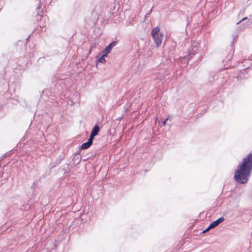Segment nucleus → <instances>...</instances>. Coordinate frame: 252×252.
I'll return each mask as SVG.
<instances>
[{"label": "nucleus", "instance_id": "423d86ee", "mask_svg": "<svg viewBox=\"0 0 252 252\" xmlns=\"http://www.w3.org/2000/svg\"><path fill=\"white\" fill-rule=\"evenodd\" d=\"M224 220V218L221 217L219 219H218L217 220H215L213 221L210 224V228H214L217 225H218L220 223L222 222Z\"/></svg>", "mask_w": 252, "mask_h": 252}, {"label": "nucleus", "instance_id": "39448f33", "mask_svg": "<svg viewBox=\"0 0 252 252\" xmlns=\"http://www.w3.org/2000/svg\"><path fill=\"white\" fill-rule=\"evenodd\" d=\"M99 131V127L97 125H95L91 132L90 138L93 139L94 137L96 136Z\"/></svg>", "mask_w": 252, "mask_h": 252}, {"label": "nucleus", "instance_id": "f257e3e1", "mask_svg": "<svg viewBox=\"0 0 252 252\" xmlns=\"http://www.w3.org/2000/svg\"><path fill=\"white\" fill-rule=\"evenodd\" d=\"M252 170V154H249L243 158V162L238 166L235 172L234 179L238 183L245 184Z\"/></svg>", "mask_w": 252, "mask_h": 252}, {"label": "nucleus", "instance_id": "4468645a", "mask_svg": "<svg viewBox=\"0 0 252 252\" xmlns=\"http://www.w3.org/2000/svg\"><path fill=\"white\" fill-rule=\"evenodd\" d=\"M39 7H40V5L38 6V7L37 8V9H38Z\"/></svg>", "mask_w": 252, "mask_h": 252}, {"label": "nucleus", "instance_id": "f8f14e48", "mask_svg": "<svg viewBox=\"0 0 252 252\" xmlns=\"http://www.w3.org/2000/svg\"><path fill=\"white\" fill-rule=\"evenodd\" d=\"M247 19V17L244 18H243V19L241 20V21H240V22H238L237 24H239L240 22H241L242 21H244V20H246V19Z\"/></svg>", "mask_w": 252, "mask_h": 252}, {"label": "nucleus", "instance_id": "7ed1b4c3", "mask_svg": "<svg viewBox=\"0 0 252 252\" xmlns=\"http://www.w3.org/2000/svg\"><path fill=\"white\" fill-rule=\"evenodd\" d=\"M192 48L191 49L189 50V55L188 57H185L184 60H189L191 58H192L193 56H194L196 54L198 53V50L199 48V44L197 42H193L192 44Z\"/></svg>", "mask_w": 252, "mask_h": 252}, {"label": "nucleus", "instance_id": "0eeeda50", "mask_svg": "<svg viewBox=\"0 0 252 252\" xmlns=\"http://www.w3.org/2000/svg\"><path fill=\"white\" fill-rule=\"evenodd\" d=\"M93 139H91V138H89L88 140V141L83 143L81 145V149H86L88 148L92 144Z\"/></svg>", "mask_w": 252, "mask_h": 252}, {"label": "nucleus", "instance_id": "f03ea898", "mask_svg": "<svg viewBox=\"0 0 252 252\" xmlns=\"http://www.w3.org/2000/svg\"><path fill=\"white\" fill-rule=\"evenodd\" d=\"M151 33L155 44L158 47H159L161 44L163 39V34L160 32V29L158 27L154 28Z\"/></svg>", "mask_w": 252, "mask_h": 252}, {"label": "nucleus", "instance_id": "ddd939ff", "mask_svg": "<svg viewBox=\"0 0 252 252\" xmlns=\"http://www.w3.org/2000/svg\"><path fill=\"white\" fill-rule=\"evenodd\" d=\"M41 18L42 20L45 21V18H44L43 17H42Z\"/></svg>", "mask_w": 252, "mask_h": 252}, {"label": "nucleus", "instance_id": "6e6552de", "mask_svg": "<svg viewBox=\"0 0 252 252\" xmlns=\"http://www.w3.org/2000/svg\"><path fill=\"white\" fill-rule=\"evenodd\" d=\"M105 56H103V54H102V56L98 60V62L102 63H104L105 62H106V61L104 59V57Z\"/></svg>", "mask_w": 252, "mask_h": 252}, {"label": "nucleus", "instance_id": "9d476101", "mask_svg": "<svg viewBox=\"0 0 252 252\" xmlns=\"http://www.w3.org/2000/svg\"><path fill=\"white\" fill-rule=\"evenodd\" d=\"M213 228H210V225L205 229L204 230L202 233H206V232H207L208 231H209L210 229H212Z\"/></svg>", "mask_w": 252, "mask_h": 252}, {"label": "nucleus", "instance_id": "20e7f679", "mask_svg": "<svg viewBox=\"0 0 252 252\" xmlns=\"http://www.w3.org/2000/svg\"><path fill=\"white\" fill-rule=\"evenodd\" d=\"M117 44L116 41L112 42L109 45H108L103 51L101 54H103V56H107V54L109 53L112 50V48Z\"/></svg>", "mask_w": 252, "mask_h": 252}, {"label": "nucleus", "instance_id": "2eb2a0df", "mask_svg": "<svg viewBox=\"0 0 252 252\" xmlns=\"http://www.w3.org/2000/svg\"><path fill=\"white\" fill-rule=\"evenodd\" d=\"M250 23H248V24H247V26L249 25L250 24Z\"/></svg>", "mask_w": 252, "mask_h": 252}, {"label": "nucleus", "instance_id": "dca6fc26", "mask_svg": "<svg viewBox=\"0 0 252 252\" xmlns=\"http://www.w3.org/2000/svg\"><path fill=\"white\" fill-rule=\"evenodd\" d=\"M40 26H41V27H44V25H41Z\"/></svg>", "mask_w": 252, "mask_h": 252}, {"label": "nucleus", "instance_id": "9b49d317", "mask_svg": "<svg viewBox=\"0 0 252 252\" xmlns=\"http://www.w3.org/2000/svg\"><path fill=\"white\" fill-rule=\"evenodd\" d=\"M168 120V118L165 119L163 122H162V125L163 126H165L166 125V122Z\"/></svg>", "mask_w": 252, "mask_h": 252}, {"label": "nucleus", "instance_id": "1a4fd4ad", "mask_svg": "<svg viewBox=\"0 0 252 252\" xmlns=\"http://www.w3.org/2000/svg\"><path fill=\"white\" fill-rule=\"evenodd\" d=\"M213 228H210V225L205 229L204 230L202 233H206V232H207L208 231H209L210 229H212Z\"/></svg>", "mask_w": 252, "mask_h": 252}]
</instances>
